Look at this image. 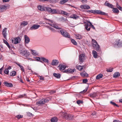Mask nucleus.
Segmentation results:
<instances>
[{"label":"nucleus","instance_id":"14","mask_svg":"<svg viewBox=\"0 0 122 122\" xmlns=\"http://www.w3.org/2000/svg\"><path fill=\"white\" fill-rule=\"evenodd\" d=\"M80 7L81 8L84 9H88L90 8V6L87 5H81Z\"/></svg>","mask_w":122,"mask_h":122},{"label":"nucleus","instance_id":"3","mask_svg":"<svg viewBox=\"0 0 122 122\" xmlns=\"http://www.w3.org/2000/svg\"><path fill=\"white\" fill-rule=\"evenodd\" d=\"M92 43L93 47L96 48V50L97 51H99L100 50L99 45L98 44L97 42L94 39L92 40Z\"/></svg>","mask_w":122,"mask_h":122},{"label":"nucleus","instance_id":"45","mask_svg":"<svg viewBox=\"0 0 122 122\" xmlns=\"http://www.w3.org/2000/svg\"><path fill=\"white\" fill-rule=\"evenodd\" d=\"M61 13L62 14L66 15H67L68 14L67 13L64 11H61Z\"/></svg>","mask_w":122,"mask_h":122},{"label":"nucleus","instance_id":"15","mask_svg":"<svg viewBox=\"0 0 122 122\" xmlns=\"http://www.w3.org/2000/svg\"><path fill=\"white\" fill-rule=\"evenodd\" d=\"M40 26V25L36 24L34 25L30 28V29L31 30H36L38 29Z\"/></svg>","mask_w":122,"mask_h":122},{"label":"nucleus","instance_id":"18","mask_svg":"<svg viewBox=\"0 0 122 122\" xmlns=\"http://www.w3.org/2000/svg\"><path fill=\"white\" fill-rule=\"evenodd\" d=\"M4 84L5 86L9 87H13V85L11 83H8L7 82H4Z\"/></svg>","mask_w":122,"mask_h":122},{"label":"nucleus","instance_id":"61","mask_svg":"<svg viewBox=\"0 0 122 122\" xmlns=\"http://www.w3.org/2000/svg\"><path fill=\"white\" fill-rule=\"evenodd\" d=\"M96 114V113L95 112H93L92 114V115H95Z\"/></svg>","mask_w":122,"mask_h":122},{"label":"nucleus","instance_id":"20","mask_svg":"<svg viewBox=\"0 0 122 122\" xmlns=\"http://www.w3.org/2000/svg\"><path fill=\"white\" fill-rule=\"evenodd\" d=\"M80 75L81 76L83 77H88V75L85 71H84L83 72H81L80 73Z\"/></svg>","mask_w":122,"mask_h":122},{"label":"nucleus","instance_id":"38","mask_svg":"<svg viewBox=\"0 0 122 122\" xmlns=\"http://www.w3.org/2000/svg\"><path fill=\"white\" fill-rule=\"evenodd\" d=\"M113 68L111 67H109L107 69V71L108 72H111L113 71Z\"/></svg>","mask_w":122,"mask_h":122},{"label":"nucleus","instance_id":"6","mask_svg":"<svg viewBox=\"0 0 122 122\" xmlns=\"http://www.w3.org/2000/svg\"><path fill=\"white\" fill-rule=\"evenodd\" d=\"M49 102V100L47 99H43L41 100L39 102H38L36 103L37 105L40 104L41 105L44 104L45 103H46Z\"/></svg>","mask_w":122,"mask_h":122},{"label":"nucleus","instance_id":"53","mask_svg":"<svg viewBox=\"0 0 122 122\" xmlns=\"http://www.w3.org/2000/svg\"><path fill=\"white\" fill-rule=\"evenodd\" d=\"M81 2L83 4H85L87 2L86 0H81Z\"/></svg>","mask_w":122,"mask_h":122},{"label":"nucleus","instance_id":"40","mask_svg":"<svg viewBox=\"0 0 122 122\" xmlns=\"http://www.w3.org/2000/svg\"><path fill=\"white\" fill-rule=\"evenodd\" d=\"M110 103L114 106H116L118 107H119V106L114 102H113L111 101L110 102Z\"/></svg>","mask_w":122,"mask_h":122},{"label":"nucleus","instance_id":"28","mask_svg":"<svg viewBox=\"0 0 122 122\" xmlns=\"http://www.w3.org/2000/svg\"><path fill=\"white\" fill-rule=\"evenodd\" d=\"M15 63L20 67L21 70L23 71H24V68L22 66L20 65L18 63L16 62Z\"/></svg>","mask_w":122,"mask_h":122},{"label":"nucleus","instance_id":"46","mask_svg":"<svg viewBox=\"0 0 122 122\" xmlns=\"http://www.w3.org/2000/svg\"><path fill=\"white\" fill-rule=\"evenodd\" d=\"M9 71L8 69H6L4 71V73L6 74H8L9 73Z\"/></svg>","mask_w":122,"mask_h":122},{"label":"nucleus","instance_id":"59","mask_svg":"<svg viewBox=\"0 0 122 122\" xmlns=\"http://www.w3.org/2000/svg\"><path fill=\"white\" fill-rule=\"evenodd\" d=\"M52 3H55L56 2V0H49Z\"/></svg>","mask_w":122,"mask_h":122},{"label":"nucleus","instance_id":"27","mask_svg":"<svg viewBox=\"0 0 122 122\" xmlns=\"http://www.w3.org/2000/svg\"><path fill=\"white\" fill-rule=\"evenodd\" d=\"M85 28L86 29L87 31H89L90 30V26H89V24L87 23L85 25Z\"/></svg>","mask_w":122,"mask_h":122},{"label":"nucleus","instance_id":"55","mask_svg":"<svg viewBox=\"0 0 122 122\" xmlns=\"http://www.w3.org/2000/svg\"><path fill=\"white\" fill-rule=\"evenodd\" d=\"M38 76L40 77V80H44V78L43 77H42V76Z\"/></svg>","mask_w":122,"mask_h":122},{"label":"nucleus","instance_id":"1","mask_svg":"<svg viewBox=\"0 0 122 122\" xmlns=\"http://www.w3.org/2000/svg\"><path fill=\"white\" fill-rule=\"evenodd\" d=\"M47 20L48 21V23H47L49 25L53 27L56 29L61 30H60V31L61 35L63 37L70 38V36L66 30L62 29L61 28L59 27L58 25L55 23V22L52 20Z\"/></svg>","mask_w":122,"mask_h":122},{"label":"nucleus","instance_id":"54","mask_svg":"<svg viewBox=\"0 0 122 122\" xmlns=\"http://www.w3.org/2000/svg\"><path fill=\"white\" fill-rule=\"evenodd\" d=\"M56 92V91L55 90H52L50 92V93L51 94H53L55 93Z\"/></svg>","mask_w":122,"mask_h":122},{"label":"nucleus","instance_id":"24","mask_svg":"<svg viewBox=\"0 0 122 122\" xmlns=\"http://www.w3.org/2000/svg\"><path fill=\"white\" fill-rule=\"evenodd\" d=\"M58 67L60 70H63L65 69L66 67V66L62 65L58 66Z\"/></svg>","mask_w":122,"mask_h":122},{"label":"nucleus","instance_id":"19","mask_svg":"<svg viewBox=\"0 0 122 122\" xmlns=\"http://www.w3.org/2000/svg\"><path fill=\"white\" fill-rule=\"evenodd\" d=\"M25 43L26 44H28L30 41V39L29 37L26 35L24 36Z\"/></svg>","mask_w":122,"mask_h":122},{"label":"nucleus","instance_id":"9","mask_svg":"<svg viewBox=\"0 0 122 122\" xmlns=\"http://www.w3.org/2000/svg\"><path fill=\"white\" fill-rule=\"evenodd\" d=\"M20 37H17L14 39V40L13 39L12 40V41L13 43L14 44H17L19 43L20 41Z\"/></svg>","mask_w":122,"mask_h":122},{"label":"nucleus","instance_id":"63","mask_svg":"<svg viewBox=\"0 0 122 122\" xmlns=\"http://www.w3.org/2000/svg\"><path fill=\"white\" fill-rule=\"evenodd\" d=\"M87 89L86 88L83 91H82L81 92H85L87 91Z\"/></svg>","mask_w":122,"mask_h":122},{"label":"nucleus","instance_id":"22","mask_svg":"<svg viewBox=\"0 0 122 122\" xmlns=\"http://www.w3.org/2000/svg\"><path fill=\"white\" fill-rule=\"evenodd\" d=\"M70 18L74 19H76L79 18V16L76 14H73L70 16Z\"/></svg>","mask_w":122,"mask_h":122},{"label":"nucleus","instance_id":"42","mask_svg":"<svg viewBox=\"0 0 122 122\" xmlns=\"http://www.w3.org/2000/svg\"><path fill=\"white\" fill-rule=\"evenodd\" d=\"M31 51L33 55L36 56L38 55V53L36 52V51L34 50H32Z\"/></svg>","mask_w":122,"mask_h":122},{"label":"nucleus","instance_id":"58","mask_svg":"<svg viewBox=\"0 0 122 122\" xmlns=\"http://www.w3.org/2000/svg\"><path fill=\"white\" fill-rule=\"evenodd\" d=\"M113 122H122L118 120H114L113 121Z\"/></svg>","mask_w":122,"mask_h":122},{"label":"nucleus","instance_id":"62","mask_svg":"<svg viewBox=\"0 0 122 122\" xmlns=\"http://www.w3.org/2000/svg\"><path fill=\"white\" fill-rule=\"evenodd\" d=\"M26 81H28V82H29L30 81V80H29L28 78L27 77H26Z\"/></svg>","mask_w":122,"mask_h":122},{"label":"nucleus","instance_id":"44","mask_svg":"<svg viewBox=\"0 0 122 122\" xmlns=\"http://www.w3.org/2000/svg\"><path fill=\"white\" fill-rule=\"evenodd\" d=\"M71 42L74 45H76L77 43L76 41L73 39H72L71 40Z\"/></svg>","mask_w":122,"mask_h":122},{"label":"nucleus","instance_id":"31","mask_svg":"<svg viewBox=\"0 0 122 122\" xmlns=\"http://www.w3.org/2000/svg\"><path fill=\"white\" fill-rule=\"evenodd\" d=\"M41 60L44 61L45 62L47 63H48L49 61L47 59L44 57H42L41 58Z\"/></svg>","mask_w":122,"mask_h":122},{"label":"nucleus","instance_id":"23","mask_svg":"<svg viewBox=\"0 0 122 122\" xmlns=\"http://www.w3.org/2000/svg\"><path fill=\"white\" fill-rule=\"evenodd\" d=\"M104 5L105 6L109 7L112 8H113V5L112 4L108 3L107 1L106 2Z\"/></svg>","mask_w":122,"mask_h":122},{"label":"nucleus","instance_id":"16","mask_svg":"<svg viewBox=\"0 0 122 122\" xmlns=\"http://www.w3.org/2000/svg\"><path fill=\"white\" fill-rule=\"evenodd\" d=\"M7 6L5 5H0V12H3L6 10Z\"/></svg>","mask_w":122,"mask_h":122},{"label":"nucleus","instance_id":"56","mask_svg":"<svg viewBox=\"0 0 122 122\" xmlns=\"http://www.w3.org/2000/svg\"><path fill=\"white\" fill-rule=\"evenodd\" d=\"M27 115L30 116H32V114L30 112H28L27 113Z\"/></svg>","mask_w":122,"mask_h":122},{"label":"nucleus","instance_id":"7","mask_svg":"<svg viewBox=\"0 0 122 122\" xmlns=\"http://www.w3.org/2000/svg\"><path fill=\"white\" fill-rule=\"evenodd\" d=\"M85 59V55L83 54H81L79 55V63L81 64L84 61Z\"/></svg>","mask_w":122,"mask_h":122},{"label":"nucleus","instance_id":"10","mask_svg":"<svg viewBox=\"0 0 122 122\" xmlns=\"http://www.w3.org/2000/svg\"><path fill=\"white\" fill-rule=\"evenodd\" d=\"M20 53L22 54V55L24 56L25 55L29 56L30 55V53L28 52L25 49H23L20 51Z\"/></svg>","mask_w":122,"mask_h":122},{"label":"nucleus","instance_id":"36","mask_svg":"<svg viewBox=\"0 0 122 122\" xmlns=\"http://www.w3.org/2000/svg\"><path fill=\"white\" fill-rule=\"evenodd\" d=\"M76 38L77 39H80L82 38V36L79 34H77L76 35Z\"/></svg>","mask_w":122,"mask_h":122},{"label":"nucleus","instance_id":"41","mask_svg":"<svg viewBox=\"0 0 122 122\" xmlns=\"http://www.w3.org/2000/svg\"><path fill=\"white\" fill-rule=\"evenodd\" d=\"M35 59L37 61H40V62H42V61H41V58H40L39 57H35Z\"/></svg>","mask_w":122,"mask_h":122},{"label":"nucleus","instance_id":"2","mask_svg":"<svg viewBox=\"0 0 122 122\" xmlns=\"http://www.w3.org/2000/svg\"><path fill=\"white\" fill-rule=\"evenodd\" d=\"M87 12H89L91 13L94 14H98L101 15H107V14L106 13L102 12L100 10H89L87 11Z\"/></svg>","mask_w":122,"mask_h":122},{"label":"nucleus","instance_id":"25","mask_svg":"<svg viewBox=\"0 0 122 122\" xmlns=\"http://www.w3.org/2000/svg\"><path fill=\"white\" fill-rule=\"evenodd\" d=\"M76 68L78 69L79 71H81V70L84 69V68H85V67L84 66H81L79 65L77 66H76Z\"/></svg>","mask_w":122,"mask_h":122},{"label":"nucleus","instance_id":"57","mask_svg":"<svg viewBox=\"0 0 122 122\" xmlns=\"http://www.w3.org/2000/svg\"><path fill=\"white\" fill-rule=\"evenodd\" d=\"M117 7L118 8V9L121 10H122V8L120 6H119V7H118L117 6Z\"/></svg>","mask_w":122,"mask_h":122},{"label":"nucleus","instance_id":"39","mask_svg":"<svg viewBox=\"0 0 122 122\" xmlns=\"http://www.w3.org/2000/svg\"><path fill=\"white\" fill-rule=\"evenodd\" d=\"M87 21L88 23H89V26H90V27L91 26L93 29H95V28L94 26L89 21Z\"/></svg>","mask_w":122,"mask_h":122},{"label":"nucleus","instance_id":"33","mask_svg":"<svg viewBox=\"0 0 122 122\" xmlns=\"http://www.w3.org/2000/svg\"><path fill=\"white\" fill-rule=\"evenodd\" d=\"M89 95L91 97L94 98L97 96V94L96 93H90Z\"/></svg>","mask_w":122,"mask_h":122},{"label":"nucleus","instance_id":"48","mask_svg":"<svg viewBox=\"0 0 122 122\" xmlns=\"http://www.w3.org/2000/svg\"><path fill=\"white\" fill-rule=\"evenodd\" d=\"M82 81L84 83H86L88 81L87 79H83Z\"/></svg>","mask_w":122,"mask_h":122},{"label":"nucleus","instance_id":"30","mask_svg":"<svg viewBox=\"0 0 122 122\" xmlns=\"http://www.w3.org/2000/svg\"><path fill=\"white\" fill-rule=\"evenodd\" d=\"M120 76V74L118 72H115L113 74V77L114 78H117Z\"/></svg>","mask_w":122,"mask_h":122},{"label":"nucleus","instance_id":"21","mask_svg":"<svg viewBox=\"0 0 122 122\" xmlns=\"http://www.w3.org/2000/svg\"><path fill=\"white\" fill-rule=\"evenodd\" d=\"M92 54L93 55V57L95 58H97V52L95 51H93Z\"/></svg>","mask_w":122,"mask_h":122},{"label":"nucleus","instance_id":"8","mask_svg":"<svg viewBox=\"0 0 122 122\" xmlns=\"http://www.w3.org/2000/svg\"><path fill=\"white\" fill-rule=\"evenodd\" d=\"M114 44L118 47H122V40H117L114 42Z\"/></svg>","mask_w":122,"mask_h":122},{"label":"nucleus","instance_id":"11","mask_svg":"<svg viewBox=\"0 0 122 122\" xmlns=\"http://www.w3.org/2000/svg\"><path fill=\"white\" fill-rule=\"evenodd\" d=\"M48 7H45L41 5H39L38 6V9L41 11L47 10Z\"/></svg>","mask_w":122,"mask_h":122},{"label":"nucleus","instance_id":"32","mask_svg":"<svg viewBox=\"0 0 122 122\" xmlns=\"http://www.w3.org/2000/svg\"><path fill=\"white\" fill-rule=\"evenodd\" d=\"M103 76V75L102 74H100L96 76V79L98 80L102 78V77Z\"/></svg>","mask_w":122,"mask_h":122},{"label":"nucleus","instance_id":"64","mask_svg":"<svg viewBox=\"0 0 122 122\" xmlns=\"http://www.w3.org/2000/svg\"><path fill=\"white\" fill-rule=\"evenodd\" d=\"M3 67H2L0 69V73H1L2 71V69Z\"/></svg>","mask_w":122,"mask_h":122},{"label":"nucleus","instance_id":"52","mask_svg":"<svg viewBox=\"0 0 122 122\" xmlns=\"http://www.w3.org/2000/svg\"><path fill=\"white\" fill-rule=\"evenodd\" d=\"M27 97L26 95V94H24L22 95H21L19 96L20 98L22 97Z\"/></svg>","mask_w":122,"mask_h":122},{"label":"nucleus","instance_id":"37","mask_svg":"<svg viewBox=\"0 0 122 122\" xmlns=\"http://www.w3.org/2000/svg\"><path fill=\"white\" fill-rule=\"evenodd\" d=\"M112 11L114 13H118L119 12V10L116 8H113Z\"/></svg>","mask_w":122,"mask_h":122},{"label":"nucleus","instance_id":"13","mask_svg":"<svg viewBox=\"0 0 122 122\" xmlns=\"http://www.w3.org/2000/svg\"><path fill=\"white\" fill-rule=\"evenodd\" d=\"M7 28H5L3 29L2 31V34L3 36L4 37L5 39H6L7 35V33H6Z\"/></svg>","mask_w":122,"mask_h":122},{"label":"nucleus","instance_id":"60","mask_svg":"<svg viewBox=\"0 0 122 122\" xmlns=\"http://www.w3.org/2000/svg\"><path fill=\"white\" fill-rule=\"evenodd\" d=\"M10 0H3V2H8Z\"/></svg>","mask_w":122,"mask_h":122},{"label":"nucleus","instance_id":"34","mask_svg":"<svg viewBox=\"0 0 122 122\" xmlns=\"http://www.w3.org/2000/svg\"><path fill=\"white\" fill-rule=\"evenodd\" d=\"M3 41L4 42L6 45L7 46L8 48L9 49H10L11 47L10 45L7 42L6 40L4 39L3 40Z\"/></svg>","mask_w":122,"mask_h":122},{"label":"nucleus","instance_id":"4","mask_svg":"<svg viewBox=\"0 0 122 122\" xmlns=\"http://www.w3.org/2000/svg\"><path fill=\"white\" fill-rule=\"evenodd\" d=\"M47 11L52 14H58L60 12L58 9H52L51 8L48 7Z\"/></svg>","mask_w":122,"mask_h":122},{"label":"nucleus","instance_id":"35","mask_svg":"<svg viewBox=\"0 0 122 122\" xmlns=\"http://www.w3.org/2000/svg\"><path fill=\"white\" fill-rule=\"evenodd\" d=\"M16 72L15 71H13L10 72V75L11 76H13L16 75Z\"/></svg>","mask_w":122,"mask_h":122},{"label":"nucleus","instance_id":"5","mask_svg":"<svg viewBox=\"0 0 122 122\" xmlns=\"http://www.w3.org/2000/svg\"><path fill=\"white\" fill-rule=\"evenodd\" d=\"M63 116L64 117L65 119L70 120L72 119L73 118L74 116L73 115H71L67 114L66 113H63Z\"/></svg>","mask_w":122,"mask_h":122},{"label":"nucleus","instance_id":"17","mask_svg":"<svg viewBox=\"0 0 122 122\" xmlns=\"http://www.w3.org/2000/svg\"><path fill=\"white\" fill-rule=\"evenodd\" d=\"M58 61L56 60H53L51 63V65L53 66L57 65L58 63Z\"/></svg>","mask_w":122,"mask_h":122},{"label":"nucleus","instance_id":"29","mask_svg":"<svg viewBox=\"0 0 122 122\" xmlns=\"http://www.w3.org/2000/svg\"><path fill=\"white\" fill-rule=\"evenodd\" d=\"M53 75L55 77L57 78H59L61 77V74H56L55 73H54L53 74Z\"/></svg>","mask_w":122,"mask_h":122},{"label":"nucleus","instance_id":"49","mask_svg":"<svg viewBox=\"0 0 122 122\" xmlns=\"http://www.w3.org/2000/svg\"><path fill=\"white\" fill-rule=\"evenodd\" d=\"M49 29L53 32H55L56 31V30L54 29L52 27H50L49 28Z\"/></svg>","mask_w":122,"mask_h":122},{"label":"nucleus","instance_id":"43","mask_svg":"<svg viewBox=\"0 0 122 122\" xmlns=\"http://www.w3.org/2000/svg\"><path fill=\"white\" fill-rule=\"evenodd\" d=\"M68 0H61L60 2V3L61 4H63L67 2Z\"/></svg>","mask_w":122,"mask_h":122},{"label":"nucleus","instance_id":"47","mask_svg":"<svg viewBox=\"0 0 122 122\" xmlns=\"http://www.w3.org/2000/svg\"><path fill=\"white\" fill-rule=\"evenodd\" d=\"M28 24L27 22L26 21H23L22 23H21V25H24V26H25L27 25Z\"/></svg>","mask_w":122,"mask_h":122},{"label":"nucleus","instance_id":"12","mask_svg":"<svg viewBox=\"0 0 122 122\" xmlns=\"http://www.w3.org/2000/svg\"><path fill=\"white\" fill-rule=\"evenodd\" d=\"M75 71V69L72 70L71 69L69 68L67 69L65 71H63V72L64 73H72Z\"/></svg>","mask_w":122,"mask_h":122},{"label":"nucleus","instance_id":"51","mask_svg":"<svg viewBox=\"0 0 122 122\" xmlns=\"http://www.w3.org/2000/svg\"><path fill=\"white\" fill-rule=\"evenodd\" d=\"M76 102L77 104H79L82 103L83 102L80 100H78Z\"/></svg>","mask_w":122,"mask_h":122},{"label":"nucleus","instance_id":"26","mask_svg":"<svg viewBox=\"0 0 122 122\" xmlns=\"http://www.w3.org/2000/svg\"><path fill=\"white\" fill-rule=\"evenodd\" d=\"M51 122H57L58 121L57 118L56 117H53L51 119Z\"/></svg>","mask_w":122,"mask_h":122},{"label":"nucleus","instance_id":"50","mask_svg":"<svg viewBox=\"0 0 122 122\" xmlns=\"http://www.w3.org/2000/svg\"><path fill=\"white\" fill-rule=\"evenodd\" d=\"M23 117V116L21 115H18L16 116V117L18 119L22 118Z\"/></svg>","mask_w":122,"mask_h":122}]
</instances>
